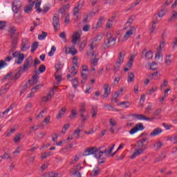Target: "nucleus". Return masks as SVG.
Here are the masks:
<instances>
[{
  "instance_id": "7c9ffc66",
  "label": "nucleus",
  "mask_w": 177,
  "mask_h": 177,
  "mask_svg": "<svg viewBox=\"0 0 177 177\" xmlns=\"http://www.w3.org/2000/svg\"><path fill=\"white\" fill-rule=\"evenodd\" d=\"M167 156L165 153H161L158 157L155 159V162H161Z\"/></svg>"
},
{
  "instance_id": "f03ea898",
  "label": "nucleus",
  "mask_w": 177,
  "mask_h": 177,
  "mask_svg": "<svg viewBox=\"0 0 177 177\" xmlns=\"http://www.w3.org/2000/svg\"><path fill=\"white\" fill-rule=\"evenodd\" d=\"M32 64H34V59L31 56L28 57L25 59L23 65L19 67L20 71L27 73L32 67Z\"/></svg>"
},
{
  "instance_id": "052dcab7",
  "label": "nucleus",
  "mask_w": 177,
  "mask_h": 177,
  "mask_svg": "<svg viewBox=\"0 0 177 177\" xmlns=\"http://www.w3.org/2000/svg\"><path fill=\"white\" fill-rule=\"evenodd\" d=\"M155 58L159 60V59H161L162 60V54L161 53V51L159 50L158 53H156L155 55Z\"/></svg>"
},
{
  "instance_id": "3c124183",
  "label": "nucleus",
  "mask_w": 177,
  "mask_h": 177,
  "mask_svg": "<svg viewBox=\"0 0 177 177\" xmlns=\"http://www.w3.org/2000/svg\"><path fill=\"white\" fill-rule=\"evenodd\" d=\"M116 126H117V121L113 118L109 119V127H116Z\"/></svg>"
},
{
  "instance_id": "0e129e2a",
  "label": "nucleus",
  "mask_w": 177,
  "mask_h": 177,
  "mask_svg": "<svg viewBox=\"0 0 177 177\" xmlns=\"http://www.w3.org/2000/svg\"><path fill=\"white\" fill-rule=\"evenodd\" d=\"M68 128H70V124H65L64 126V127L62 128V133H66V132L67 131V129H68Z\"/></svg>"
},
{
  "instance_id": "a211bd4d",
  "label": "nucleus",
  "mask_w": 177,
  "mask_h": 177,
  "mask_svg": "<svg viewBox=\"0 0 177 177\" xmlns=\"http://www.w3.org/2000/svg\"><path fill=\"white\" fill-rule=\"evenodd\" d=\"M90 46V51L87 52V55L88 56H92V57L93 58H96L97 57V55H99V53L96 52V51H93V49L95 47H93V44H89Z\"/></svg>"
},
{
  "instance_id": "ea45409f",
  "label": "nucleus",
  "mask_w": 177,
  "mask_h": 177,
  "mask_svg": "<svg viewBox=\"0 0 177 177\" xmlns=\"http://www.w3.org/2000/svg\"><path fill=\"white\" fill-rule=\"evenodd\" d=\"M48 113V110L46 109H44L37 116V118H44L45 117V115Z\"/></svg>"
},
{
  "instance_id": "7ed1b4c3",
  "label": "nucleus",
  "mask_w": 177,
  "mask_h": 177,
  "mask_svg": "<svg viewBox=\"0 0 177 177\" xmlns=\"http://www.w3.org/2000/svg\"><path fill=\"white\" fill-rule=\"evenodd\" d=\"M117 42V37H113V33L108 32L106 34V41L104 43V48H110L114 46Z\"/></svg>"
},
{
  "instance_id": "0eeeda50",
  "label": "nucleus",
  "mask_w": 177,
  "mask_h": 177,
  "mask_svg": "<svg viewBox=\"0 0 177 177\" xmlns=\"http://www.w3.org/2000/svg\"><path fill=\"white\" fill-rule=\"evenodd\" d=\"M12 57L17 58L15 59V63H17V64H21V63L24 62V54H21L19 53V51L12 53Z\"/></svg>"
},
{
  "instance_id": "f257e3e1",
  "label": "nucleus",
  "mask_w": 177,
  "mask_h": 177,
  "mask_svg": "<svg viewBox=\"0 0 177 177\" xmlns=\"http://www.w3.org/2000/svg\"><path fill=\"white\" fill-rule=\"evenodd\" d=\"M115 147V145L113 144L111 147H109V149L108 151L106 149H104V147H100L99 148L96 147H88L84 151L83 156L86 157L88 156L94 155L95 158H97V160H102L103 154H105L106 157L111 156V153H113V150H114Z\"/></svg>"
},
{
  "instance_id": "6ab92c4d",
  "label": "nucleus",
  "mask_w": 177,
  "mask_h": 177,
  "mask_svg": "<svg viewBox=\"0 0 177 177\" xmlns=\"http://www.w3.org/2000/svg\"><path fill=\"white\" fill-rule=\"evenodd\" d=\"M162 133V129L160 127H157L152 131V132L150 133V136L151 137L158 136Z\"/></svg>"
},
{
  "instance_id": "393cba45",
  "label": "nucleus",
  "mask_w": 177,
  "mask_h": 177,
  "mask_svg": "<svg viewBox=\"0 0 177 177\" xmlns=\"http://www.w3.org/2000/svg\"><path fill=\"white\" fill-rule=\"evenodd\" d=\"M78 109H73L71 111V115H69V118L70 120H74L75 118H77V112Z\"/></svg>"
},
{
  "instance_id": "a19ab883",
  "label": "nucleus",
  "mask_w": 177,
  "mask_h": 177,
  "mask_svg": "<svg viewBox=\"0 0 177 177\" xmlns=\"http://www.w3.org/2000/svg\"><path fill=\"white\" fill-rule=\"evenodd\" d=\"M157 90H158L157 87L153 86L151 89L147 90L146 93L147 95H150V96H151V95H153L154 92H157Z\"/></svg>"
},
{
  "instance_id": "5701e85b",
  "label": "nucleus",
  "mask_w": 177,
  "mask_h": 177,
  "mask_svg": "<svg viewBox=\"0 0 177 177\" xmlns=\"http://www.w3.org/2000/svg\"><path fill=\"white\" fill-rule=\"evenodd\" d=\"M38 77H39V73L36 72L35 75L32 76V80H30V84L35 85V84H38Z\"/></svg>"
},
{
  "instance_id": "603ef678",
  "label": "nucleus",
  "mask_w": 177,
  "mask_h": 177,
  "mask_svg": "<svg viewBox=\"0 0 177 177\" xmlns=\"http://www.w3.org/2000/svg\"><path fill=\"white\" fill-rule=\"evenodd\" d=\"M72 84L73 88H75V89H77V86H78V79L77 78H74L72 80Z\"/></svg>"
},
{
  "instance_id": "c03bdc74",
  "label": "nucleus",
  "mask_w": 177,
  "mask_h": 177,
  "mask_svg": "<svg viewBox=\"0 0 177 177\" xmlns=\"http://www.w3.org/2000/svg\"><path fill=\"white\" fill-rule=\"evenodd\" d=\"M31 107H32V104L28 102L25 106V111L26 113H30L31 111Z\"/></svg>"
},
{
  "instance_id": "2eb2a0df",
  "label": "nucleus",
  "mask_w": 177,
  "mask_h": 177,
  "mask_svg": "<svg viewBox=\"0 0 177 177\" xmlns=\"http://www.w3.org/2000/svg\"><path fill=\"white\" fill-rule=\"evenodd\" d=\"M163 145L164 144L162 143V142H161V140H157L153 144V145L151 146V149H153V150H155L156 151H158V150H160V149L162 147Z\"/></svg>"
},
{
  "instance_id": "b1692460",
  "label": "nucleus",
  "mask_w": 177,
  "mask_h": 177,
  "mask_svg": "<svg viewBox=\"0 0 177 177\" xmlns=\"http://www.w3.org/2000/svg\"><path fill=\"white\" fill-rule=\"evenodd\" d=\"M66 111H67V109H66V107H63L57 115V120L62 118L63 115L66 114Z\"/></svg>"
},
{
  "instance_id": "20e7f679",
  "label": "nucleus",
  "mask_w": 177,
  "mask_h": 177,
  "mask_svg": "<svg viewBox=\"0 0 177 177\" xmlns=\"http://www.w3.org/2000/svg\"><path fill=\"white\" fill-rule=\"evenodd\" d=\"M135 31H136V28L134 26H130V28L126 32L124 36L119 38L118 42H125V41L131 38V35H133Z\"/></svg>"
},
{
  "instance_id": "79ce46f5",
  "label": "nucleus",
  "mask_w": 177,
  "mask_h": 177,
  "mask_svg": "<svg viewBox=\"0 0 177 177\" xmlns=\"http://www.w3.org/2000/svg\"><path fill=\"white\" fill-rule=\"evenodd\" d=\"M102 39H103V37L102 36V35H98L93 38L92 44L93 45L94 42H100Z\"/></svg>"
},
{
  "instance_id": "9d476101",
  "label": "nucleus",
  "mask_w": 177,
  "mask_h": 177,
  "mask_svg": "<svg viewBox=\"0 0 177 177\" xmlns=\"http://www.w3.org/2000/svg\"><path fill=\"white\" fill-rule=\"evenodd\" d=\"M53 26L55 31H58L59 28H60V19L57 15H55L53 17Z\"/></svg>"
},
{
  "instance_id": "f3484780",
  "label": "nucleus",
  "mask_w": 177,
  "mask_h": 177,
  "mask_svg": "<svg viewBox=\"0 0 177 177\" xmlns=\"http://www.w3.org/2000/svg\"><path fill=\"white\" fill-rule=\"evenodd\" d=\"M104 93L103 95V98L107 99V97H109V95H110V93L111 92V88L109 84H104Z\"/></svg>"
},
{
  "instance_id": "39448f33",
  "label": "nucleus",
  "mask_w": 177,
  "mask_h": 177,
  "mask_svg": "<svg viewBox=\"0 0 177 177\" xmlns=\"http://www.w3.org/2000/svg\"><path fill=\"white\" fill-rule=\"evenodd\" d=\"M124 56H125V55L122 54V53H120L119 58H118V61L115 62L114 67H113L114 73H117L118 71H120L121 64H122V63H124Z\"/></svg>"
},
{
  "instance_id": "dca6fc26",
  "label": "nucleus",
  "mask_w": 177,
  "mask_h": 177,
  "mask_svg": "<svg viewBox=\"0 0 177 177\" xmlns=\"http://www.w3.org/2000/svg\"><path fill=\"white\" fill-rule=\"evenodd\" d=\"M14 21L17 24H21V23H23V16H21V14L19 12H14Z\"/></svg>"
},
{
  "instance_id": "c756f323",
  "label": "nucleus",
  "mask_w": 177,
  "mask_h": 177,
  "mask_svg": "<svg viewBox=\"0 0 177 177\" xmlns=\"http://www.w3.org/2000/svg\"><path fill=\"white\" fill-rule=\"evenodd\" d=\"M135 80V75L133 74V73H130L128 75V78H127V82L129 84H131V82H133Z\"/></svg>"
},
{
  "instance_id": "f8f14e48",
  "label": "nucleus",
  "mask_w": 177,
  "mask_h": 177,
  "mask_svg": "<svg viewBox=\"0 0 177 177\" xmlns=\"http://www.w3.org/2000/svg\"><path fill=\"white\" fill-rule=\"evenodd\" d=\"M133 118H136V120H138L139 121H153L154 120L153 118H147L144 115L142 114H133L131 115Z\"/></svg>"
},
{
  "instance_id": "f704fd0d",
  "label": "nucleus",
  "mask_w": 177,
  "mask_h": 177,
  "mask_svg": "<svg viewBox=\"0 0 177 177\" xmlns=\"http://www.w3.org/2000/svg\"><path fill=\"white\" fill-rule=\"evenodd\" d=\"M80 133H81V129H80V127H77L73 132V137L80 139Z\"/></svg>"
},
{
  "instance_id": "4c0bfd02",
  "label": "nucleus",
  "mask_w": 177,
  "mask_h": 177,
  "mask_svg": "<svg viewBox=\"0 0 177 177\" xmlns=\"http://www.w3.org/2000/svg\"><path fill=\"white\" fill-rule=\"evenodd\" d=\"M80 160H81V155L75 156L74 159H73L72 160L70 161V164L74 165V164L78 162V161H80Z\"/></svg>"
},
{
  "instance_id": "69168bd1",
  "label": "nucleus",
  "mask_w": 177,
  "mask_h": 177,
  "mask_svg": "<svg viewBox=\"0 0 177 177\" xmlns=\"http://www.w3.org/2000/svg\"><path fill=\"white\" fill-rule=\"evenodd\" d=\"M171 46L173 49H176L177 46V37L174 39V41L171 43Z\"/></svg>"
},
{
  "instance_id": "58836bf2",
  "label": "nucleus",
  "mask_w": 177,
  "mask_h": 177,
  "mask_svg": "<svg viewBox=\"0 0 177 177\" xmlns=\"http://www.w3.org/2000/svg\"><path fill=\"white\" fill-rule=\"evenodd\" d=\"M113 23H114V21L111 19H108V21H106V24H105V27L106 29L109 30L110 28H113Z\"/></svg>"
},
{
  "instance_id": "9b49d317",
  "label": "nucleus",
  "mask_w": 177,
  "mask_h": 177,
  "mask_svg": "<svg viewBox=\"0 0 177 177\" xmlns=\"http://www.w3.org/2000/svg\"><path fill=\"white\" fill-rule=\"evenodd\" d=\"M145 127L143 124L138 123L136 124L135 127H133L129 131V133L130 135H135V133H136V132H138V131H143Z\"/></svg>"
},
{
  "instance_id": "a878e982",
  "label": "nucleus",
  "mask_w": 177,
  "mask_h": 177,
  "mask_svg": "<svg viewBox=\"0 0 177 177\" xmlns=\"http://www.w3.org/2000/svg\"><path fill=\"white\" fill-rule=\"evenodd\" d=\"M34 5H35V1H33L32 3L26 6L24 9L25 13H30V12L32 10Z\"/></svg>"
},
{
  "instance_id": "412c9836",
  "label": "nucleus",
  "mask_w": 177,
  "mask_h": 177,
  "mask_svg": "<svg viewBox=\"0 0 177 177\" xmlns=\"http://www.w3.org/2000/svg\"><path fill=\"white\" fill-rule=\"evenodd\" d=\"M31 44H30V42L28 41H23L22 44H21V50L22 52H26V50H27L28 49H30V46Z\"/></svg>"
},
{
  "instance_id": "ddd939ff",
  "label": "nucleus",
  "mask_w": 177,
  "mask_h": 177,
  "mask_svg": "<svg viewBox=\"0 0 177 177\" xmlns=\"http://www.w3.org/2000/svg\"><path fill=\"white\" fill-rule=\"evenodd\" d=\"M81 34L82 32L81 30L75 32L72 35V43L73 45H77V42L81 39Z\"/></svg>"
},
{
  "instance_id": "49530a36",
  "label": "nucleus",
  "mask_w": 177,
  "mask_h": 177,
  "mask_svg": "<svg viewBox=\"0 0 177 177\" xmlns=\"http://www.w3.org/2000/svg\"><path fill=\"white\" fill-rule=\"evenodd\" d=\"M156 24H158V21H153L152 26L150 28L151 34H153L154 32V30H156Z\"/></svg>"
},
{
  "instance_id": "6e6552de",
  "label": "nucleus",
  "mask_w": 177,
  "mask_h": 177,
  "mask_svg": "<svg viewBox=\"0 0 177 177\" xmlns=\"http://www.w3.org/2000/svg\"><path fill=\"white\" fill-rule=\"evenodd\" d=\"M22 73L24 72L21 71L19 68V71L17 72L13 77H12V72H10L5 76V80H14L15 81H16L17 80H19L20 77H21Z\"/></svg>"
},
{
  "instance_id": "09e8293b",
  "label": "nucleus",
  "mask_w": 177,
  "mask_h": 177,
  "mask_svg": "<svg viewBox=\"0 0 177 177\" xmlns=\"http://www.w3.org/2000/svg\"><path fill=\"white\" fill-rule=\"evenodd\" d=\"M10 110H13V106H10L5 111L0 113V117H3L4 114H8Z\"/></svg>"
},
{
  "instance_id": "473e14b6",
  "label": "nucleus",
  "mask_w": 177,
  "mask_h": 177,
  "mask_svg": "<svg viewBox=\"0 0 177 177\" xmlns=\"http://www.w3.org/2000/svg\"><path fill=\"white\" fill-rule=\"evenodd\" d=\"M120 96V92H115L113 97L111 98L112 103H117L118 102V97Z\"/></svg>"
},
{
  "instance_id": "a18cd8bd",
  "label": "nucleus",
  "mask_w": 177,
  "mask_h": 177,
  "mask_svg": "<svg viewBox=\"0 0 177 177\" xmlns=\"http://www.w3.org/2000/svg\"><path fill=\"white\" fill-rule=\"evenodd\" d=\"M37 48H38V42L35 41L32 44V48H31V50H30L31 53H33V52H35V50H37Z\"/></svg>"
},
{
  "instance_id": "2f4dec72",
  "label": "nucleus",
  "mask_w": 177,
  "mask_h": 177,
  "mask_svg": "<svg viewBox=\"0 0 177 177\" xmlns=\"http://www.w3.org/2000/svg\"><path fill=\"white\" fill-rule=\"evenodd\" d=\"M73 16H75L76 19H78V15H80V6H77L73 8Z\"/></svg>"
},
{
  "instance_id": "5fc2aeb1",
  "label": "nucleus",
  "mask_w": 177,
  "mask_h": 177,
  "mask_svg": "<svg viewBox=\"0 0 177 177\" xmlns=\"http://www.w3.org/2000/svg\"><path fill=\"white\" fill-rule=\"evenodd\" d=\"M45 176L46 177H57L58 175L55 172H48V173H46Z\"/></svg>"
},
{
  "instance_id": "4468645a",
  "label": "nucleus",
  "mask_w": 177,
  "mask_h": 177,
  "mask_svg": "<svg viewBox=\"0 0 177 177\" xmlns=\"http://www.w3.org/2000/svg\"><path fill=\"white\" fill-rule=\"evenodd\" d=\"M145 150H146V147L143 149L141 148H136V151L133 153V155L130 157L131 160L138 157V156H140V154H143L145 153Z\"/></svg>"
},
{
  "instance_id": "e2e57ef3",
  "label": "nucleus",
  "mask_w": 177,
  "mask_h": 177,
  "mask_svg": "<svg viewBox=\"0 0 177 177\" xmlns=\"http://www.w3.org/2000/svg\"><path fill=\"white\" fill-rule=\"evenodd\" d=\"M62 68H63V65L61 64L60 63H57L55 65V70H56V71H62Z\"/></svg>"
},
{
  "instance_id": "72a5a7b5",
  "label": "nucleus",
  "mask_w": 177,
  "mask_h": 177,
  "mask_svg": "<svg viewBox=\"0 0 177 177\" xmlns=\"http://www.w3.org/2000/svg\"><path fill=\"white\" fill-rule=\"evenodd\" d=\"M68 9H70V4H66V5L64 6L63 7H62L59 10V13H62L63 15V13H64L66 12V10H67Z\"/></svg>"
},
{
  "instance_id": "bb28decb",
  "label": "nucleus",
  "mask_w": 177,
  "mask_h": 177,
  "mask_svg": "<svg viewBox=\"0 0 177 177\" xmlns=\"http://www.w3.org/2000/svg\"><path fill=\"white\" fill-rule=\"evenodd\" d=\"M97 106H93L91 108V117L92 118H95V117H97Z\"/></svg>"
},
{
  "instance_id": "864d4df0",
  "label": "nucleus",
  "mask_w": 177,
  "mask_h": 177,
  "mask_svg": "<svg viewBox=\"0 0 177 177\" xmlns=\"http://www.w3.org/2000/svg\"><path fill=\"white\" fill-rule=\"evenodd\" d=\"M20 140H21V134L19 133L15 137L14 142L15 143H19Z\"/></svg>"
},
{
  "instance_id": "aec40b11",
  "label": "nucleus",
  "mask_w": 177,
  "mask_h": 177,
  "mask_svg": "<svg viewBox=\"0 0 177 177\" xmlns=\"http://www.w3.org/2000/svg\"><path fill=\"white\" fill-rule=\"evenodd\" d=\"M65 49H66L65 50L66 53H68V54L70 53L73 56L78 53V51L73 46L69 47L68 48H67V47H65Z\"/></svg>"
},
{
  "instance_id": "bf43d9fd",
  "label": "nucleus",
  "mask_w": 177,
  "mask_h": 177,
  "mask_svg": "<svg viewBox=\"0 0 177 177\" xmlns=\"http://www.w3.org/2000/svg\"><path fill=\"white\" fill-rule=\"evenodd\" d=\"M132 23H133V17H130L126 23V26H127V27H129L131 24H132Z\"/></svg>"
},
{
  "instance_id": "de8ad7c7",
  "label": "nucleus",
  "mask_w": 177,
  "mask_h": 177,
  "mask_svg": "<svg viewBox=\"0 0 177 177\" xmlns=\"http://www.w3.org/2000/svg\"><path fill=\"white\" fill-rule=\"evenodd\" d=\"M175 19H177V12L173 11L171 13V17L169 18V21H172L173 20H175Z\"/></svg>"
},
{
  "instance_id": "1a4fd4ad",
  "label": "nucleus",
  "mask_w": 177,
  "mask_h": 177,
  "mask_svg": "<svg viewBox=\"0 0 177 177\" xmlns=\"http://www.w3.org/2000/svg\"><path fill=\"white\" fill-rule=\"evenodd\" d=\"M12 9L14 13H17L20 11V9H21L23 4L21 3V1L16 0L12 2Z\"/></svg>"
},
{
  "instance_id": "680f3d73",
  "label": "nucleus",
  "mask_w": 177,
  "mask_h": 177,
  "mask_svg": "<svg viewBox=\"0 0 177 177\" xmlns=\"http://www.w3.org/2000/svg\"><path fill=\"white\" fill-rule=\"evenodd\" d=\"M6 27V21H0V30H5Z\"/></svg>"
},
{
  "instance_id": "774afa93",
  "label": "nucleus",
  "mask_w": 177,
  "mask_h": 177,
  "mask_svg": "<svg viewBox=\"0 0 177 177\" xmlns=\"http://www.w3.org/2000/svg\"><path fill=\"white\" fill-rule=\"evenodd\" d=\"M169 140L172 142V143L176 144L177 143V136H174L169 138Z\"/></svg>"
},
{
  "instance_id": "8fccbe9b",
  "label": "nucleus",
  "mask_w": 177,
  "mask_h": 177,
  "mask_svg": "<svg viewBox=\"0 0 177 177\" xmlns=\"http://www.w3.org/2000/svg\"><path fill=\"white\" fill-rule=\"evenodd\" d=\"M145 58L149 60L153 59V53L151 51H148L145 53Z\"/></svg>"
},
{
  "instance_id": "13d9d810",
  "label": "nucleus",
  "mask_w": 177,
  "mask_h": 177,
  "mask_svg": "<svg viewBox=\"0 0 177 177\" xmlns=\"http://www.w3.org/2000/svg\"><path fill=\"white\" fill-rule=\"evenodd\" d=\"M145 100H146V95H142L140 99V106H143V104L145 103Z\"/></svg>"
},
{
  "instance_id": "4be33fe9",
  "label": "nucleus",
  "mask_w": 177,
  "mask_h": 177,
  "mask_svg": "<svg viewBox=\"0 0 177 177\" xmlns=\"http://www.w3.org/2000/svg\"><path fill=\"white\" fill-rule=\"evenodd\" d=\"M69 71L71 74L67 75L68 80H70V78H72V77L77 75V70H75V66H72Z\"/></svg>"
},
{
  "instance_id": "cd10ccee",
  "label": "nucleus",
  "mask_w": 177,
  "mask_h": 177,
  "mask_svg": "<svg viewBox=\"0 0 177 177\" xmlns=\"http://www.w3.org/2000/svg\"><path fill=\"white\" fill-rule=\"evenodd\" d=\"M37 3H35V8L36 9V11L37 13H41L42 12V10L41 9V0H36Z\"/></svg>"
},
{
  "instance_id": "338daca9",
  "label": "nucleus",
  "mask_w": 177,
  "mask_h": 177,
  "mask_svg": "<svg viewBox=\"0 0 177 177\" xmlns=\"http://www.w3.org/2000/svg\"><path fill=\"white\" fill-rule=\"evenodd\" d=\"M151 76L153 77V80H160V74H158V72H155L151 75Z\"/></svg>"
},
{
  "instance_id": "c85d7f7f",
  "label": "nucleus",
  "mask_w": 177,
  "mask_h": 177,
  "mask_svg": "<svg viewBox=\"0 0 177 177\" xmlns=\"http://www.w3.org/2000/svg\"><path fill=\"white\" fill-rule=\"evenodd\" d=\"M100 174V169L99 167H95V169H93L91 171V176H97Z\"/></svg>"
},
{
  "instance_id": "4d7b16f0",
  "label": "nucleus",
  "mask_w": 177,
  "mask_h": 177,
  "mask_svg": "<svg viewBox=\"0 0 177 177\" xmlns=\"http://www.w3.org/2000/svg\"><path fill=\"white\" fill-rule=\"evenodd\" d=\"M83 31H84V32H88V31H89V30H91V25L89 24H86L83 26L82 28Z\"/></svg>"
},
{
  "instance_id": "c9c22d12",
  "label": "nucleus",
  "mask_w": 177,
  "mask_h": 177,
  "mask_svg": "<svg viewBox=\"0 0 177 177\" xmlns=\"http://www.w3.org/2000/svg\"><path fill=\"white\" fill-rule=\"evenodd\" d=\"M119 106H122L124 109H128L131 107V102H121L119 103Z\"/></svg>"
},
{
  "instance_id": "e433bc0d",
  "label": "nucleus",
  "mask_w": 177,
  "mask_h": 177,
  "mask_svg": "<svg viewBox=\"0 0 177 177\" xmlns=\"http://www.w3.org/2000/svg\"><path fill=\"white\" fill-rule=\"evenodd\" d=\"M165 63L166 66H171V64L172 63V59L171 58V55H167L166 56Z\"/></svg>"
},
{
  "instance_id": "37998d69",
  "label": "nucleus",
  "mask_w": 177,
  "mask_h": 177,
  "mask_svg": "<svg viewBox=\"0 0 177 177\" xmlns=\"http://www.w3.org/2000/svg\"><path fill=\"white\" fill-rule=\"evenodd\" d=\"M46 37H48V33L46 32H41V34L38 35V39H39L40 41H42V40L45 39V38H46Z\"/></svg>"
},
{
  "instance_id": "6e6d98bb",
  "label": "nucleus",
  "mask_w": 177,
  "mask_h": 177,
  "mask_svg": "<svg viewBox=\"0 0 177 177\" xmlns=\"http://www.w3.org/2000/svg\"><path fill=\"white\" fill-rule=\"evenodd\" d=\"M145 145L143 142L138 141L136 145V147L137 149H143V147H145Z\"/></svg>"
},
{
  "instance_id": "423d86ee",
  "label": "nucleus",
  "mask_w": 177,
  "mask_h": 177,
  "mask_svg": "<svg viewBox=\"0 0 177 177\" xmlns=\"http://www.w3.org/2000/svg\"><path fill=\"white\" fill-rule=\"evenodd\" d=\"M57 89V87L53 86V88H51L47 95H45L42 97L41 101L44 103H46V102H49L50 99H52L55 96V91Z\"/></svg>"
}]
</instances>
